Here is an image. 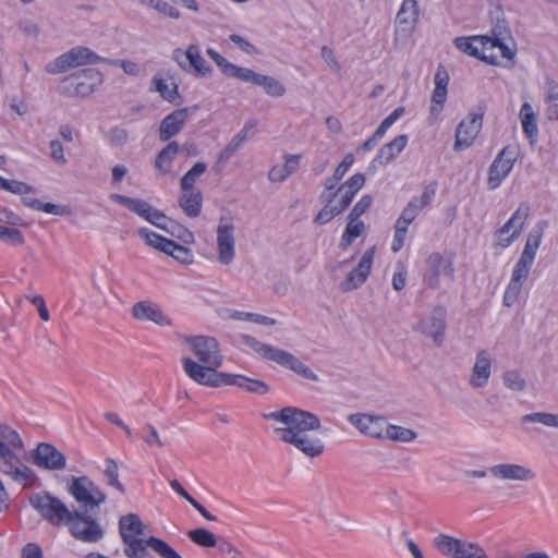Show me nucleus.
I'll use <instances>...</instances> for the list:
<instances>
[{"label":"nucleus","instance_id":"nucleus-1","mask_svg":"<svg viewBox=\"0 0 558 558\" xmlns=\"http://www.w3.org/2000/svg\"><path fill=\"white\" fill-rule=\"evenodd\" d=\"M72 536L96 543L104 537V530L97 522L99 507L106 501V494L86 475L72 476Z\"/></svg>","mask_w":558,"mask_h":558},{"label":"nucleus","instance_id":"nucleus-2","mask_svg":"<svg viewBox=\"0 0 558 558\" xmlns=\"http://www.w3.org/2000/svg\"><path fill=\"white\" fill-rule=\"evenodd\" d=\"M266 417L282 423L284 427L276 428L275 433L282 441L292 445L306 457L316 458L324 452L323 440L311 434L322 427L319 417L314 413L287 407Z\"/></svg>","mask_w":558,"mask_h":558},{"label":"nucleus","instance_id":"nucleus-3","mask_svg":"<svg viewBox=\"0 0 558 558\" xmlns=\"http://www.w3.org/2000/svg\"><path fill=\"white\" fill-rule=\"evenodd\" d=\"M186 342L197 361L191 357L182 359L185 374L198 385L219 387V381L226 373L217 371L223 362L218 341L208 336H193L186 338Z\"/></svg>","mask_w":558,"mask_h":558},{"label":"nucleus","instance_id":"nucleus-4","mask_svg":"<svg viewBox=\"0 0 558 558\" xmlns=\"http://www.w3.org/2000/svg\"><path fill=\"white\" fill-rule=\"evenodd\" d=\"M546 226L547 222L541 221L527 234L524 248L513 267L511 279L504 293L502 303L507 307H511L519 301L523 283L531 272Z\"/></svg>","mask_w":558,"mask_h":558},{"label":"nucleus","instance_id":"nucleus-5","mask_svg":"<svg viewBox=\"0 0 558 558\" xmlns=\"http://www.w3.org/2000/svg\"><path fill=\"white\" fill-rule=\"evenodd\" d=\"M146 525L135 513H129L120 518L119 532L124 544V555L131 550L150 548L161 558H182L179 553L165 541L150 536L147 539L140 537L144 534Z\"/></svg>","mask_w":558,"mask_h":558},{"label":"nucleus","instance_id":"nucleus-6","mask_svg":"<svg viewBox=\"0 0 558 558\" xmlns=\"http://www.w3.org/2000/svg\"><path fill=\"white\" fill-rule=\"evenodd\" d=\"M206 53L217 64L223 75L263 87L265 93L272 97H281L286 94V86L277 78L259 74L248 68L239 66L211 48H208Z\"/></svg>","mask_w":558,"mask_h":558},{"label":"nucleus","instance_id":"nucleus-7","mask_svg":"<svg viewBox=\"0 0 558 558\" xmlns=\"http://www.w3.org/2000/svg\"><path fill=\"white\" fill-rule=\"evenodd\" d=\"M242 340L248 348L259 354L263 359L272 361L286 368H289L305 379L313 381L318 380V376L292 353L275 348L270 344L263 343L248 335H243Z\"/></svg>","mask_w":558,"mask_h":558},{"label":"nucleus","instance_id":"nucleus-8","mask_svg":"<svg viewBox=\"0 0 558 558\" xmlns=\"http://www.w3.org/2000/svg\"><path fill=\"white\" fill-rule=\"evenodd\" d=\"M29 504L37 510L43 519L53 526L70 524V510L59 498L48 494H35Z\"/></svg>","mask_w":558,"mask_h":558},{"label":"nucleus","instance_id":"nucleus-9","mask_svg":"<svg viewBox=\"0 0 558 558\" xmlns=\"http://www.w3.org/2000/svg\"><path fill=\"white\" fill-rule=\"evenodd\" d=\"M19 452L0 444V471L24 487H31L37 480L36 474L22 462Z\"/></svg>","mask_w":558,"mask_h":558},{"label":"nucleus","instance_id":"nucleus-10","mask_svg":"<svg viewBox=\"0 0 558 558\" xmlns=\"http://www.w3.org/2000/svg\"><path fill=\"white\" fill-rule=\"evenodd\" d=\"M446 308L442 306H436L433 308L430 314L423 317L413 327L415 331L423 333L426 337L433 339L437 347H440L444 342L446 331Z\"/></svg>","mask_w":558,"mask_h":558},{"label":"nucleus","instance_id":"nucleus-11","mask_svg":"<svg viewBox=\"0 0 558 558\" xmlns=\"http://www.w3.org/2000/svg\"><path fill=\"white\" fill-rule=\"evenodd\" d=\"M517 155L511 146H505L496 156L488 169L487 186L496 190L511 172Z\"/></svg>","mask_w":558,"mask_h":558},{"label":"nucleus","instance_id":"nucleus-12","mask_svg":"<svg viewBox=\"0 0 558 558\" xmlns=\"http://www.w3.org/2000/svg\"><path fill=\"white\" fill-rule=\"evenodd\" d=\"M530 211L531 208L527 203H521L519 205L511 218L498 230V244L500 246L507 247L520 236L530 216Z\"/></svg>","mask_w":558,"mask_h":558},{"label":"nucleus","instance_id":"nucleus-13","mask_svg":"<svg viewBox=\"0 0 558 558\" xmlns=\"http://www.w3.org/2000/svg\"><path fill=\"white\" fill-rule=\"evenodd\" d=\"M234 225L230 219L220 218L217 227L218 260L222 265H229L235 257Z\"/></svg>","mask_w":558,"mask_h":558},{"label":"nucleus","instance_id":"nucleus-14","mask_svg":"<svg viewBox=\"0 0 558 558\" xmlns=\"http://www.w3.org/2000/svg\"><path fill=\"white\" fill-rule=\"evenodd\" d=\"M32 461L36 466L49 471H60L66 466V457L48 442L37 445L32 452Z\"/></svg>","mask_w":558,"mask_h":558},{"label":"nucleus","instance_id":"nucleus-15","mask_svg":"<svg viewBox=\"0 0 558 558\" xmlns=\"http://www.w3.org/2000/svg\"><path fill=\"white\" fill-rule=\"evenodd\" d=\"M428 271L424 276V282L428 288L437 290L440 288V277L453 280L454 268L451 259L439 253H433L427 258Z\"/></svg>","mask_w":558,"mask_h":558},{"label":"nucleus","instance_id":"nucleus-16","mask_svg":"<svg viewBox=\"0 0 558 558\" xmlns=\"http://www.w3.org/2000/svg\"><path fill=\"white\" fill-rule=\"evenodd\" d=\"M173 58L178 64L185 71L195 75L208 76L213 69L207 64L206 60L201 56L199 48L196 45H190L186 51L175 49Z\"/></svg>","mask_w":558,"mask_h":558},{"label":"nucleus","instance_id":"nucleus-17","mask_svg":"<svg viewBox=\"0 0 558 558\" xmlns=\"http://www.w3.org/2000/svg\"><path fill=\"white\" fill-rule=\"evenodd\" d=\"M418 3L416 0H403L396 16L395 40L407 39L411 36L418 21Z\"/></svg>","mask_w":558,"mask_h":558},{"label":"nucleus","instance_id":"nucleus-18","mask_svg":"<svg viewBox=\"0 0 558 558\" xmlns=\"http://www.w3.org/2000/svg\"><path fill=\"white\" fill-rule=\"evenodd\" d=\"M488 36L458 37L454 46L470 57L481 59L489 64H499L498 56L487 53Z\"/></svg>","mask_w":558,"mask_h":558},{"label":"nucleus","instance_id":"nucleus-19","mask_svg":"<svg viewBox=\"0 0 558 558\" xmlns=\"http://www.w3.org/2000/svg\"><path fill=\"white\" fill-rule=\"evenodd\" d=\"M483 124V113H470L466 119L462 120L456 131L454 150H461L470 147Z\"/></svg>","mask_w":558,"mask_h":558},{"label":"nucleus","instance_id":"nucleus-20","mask_svg":"<svg viewBox=\"0 0 558 558\" xmlns=\"http://www.w3.org/2000/svg\"><path fill=\"white\" fill-rule=\"evenodd\" d=\"M374 255L375 246L365 251L357 266L352 269L348 274L347 278L340 283V289L343 292L355 290L366 281L372 270Z\"/></svg>","mask_w":558,"mask_h":558},{"label":"nucleus","instance_id":"nucleus-21","mask_svg":"<svg viewBox=\"0 0 558 558\" xmlns=\"http://www.w3.org/2000/svg\"><path fill=\"white\" fill-rule=\"evenodd\" d=\"M435 193L436 187L434 184L425 186L421 196L413 197L403 208L401 215L396 221V226L403 227L408 230L409 226L415 220L420 211L430 204Z\"/></svg>","mask_w":558,"mask_h":558},{"label":"nucleus","instance_id":"nucleus-22","mask_svg":"<svg viewBox=\"0 0 558 558\" xmlns=\"http://www.w3.org/2000/svg\"><path fill=\"white\" fill-rule=\"evenodd\" d=\"M487 53L494 52L498 56V65H512L517 54L515 44L511 40L510 32L504 28V32H497V38L488 37Z\"/></svg>","mask_w":558,"mask_h":558},{"label":"nucleus","instance_id":"nucleus-23","mask_svg":"<svg viewBox=\"0 0 558 558\" xmlns=\"http://www.w3.org/2000/svg\"><path fill=\"white\" fill-rule=\"evenodd\" d=\"M102 83V74L95 68L77 69L72 71V87L76 95L88 96Z\"/></svg>","mask_w":558,"mask_h":558},{"label":"nucleus","instance_id":"nucleus-24","mask_svg":"<svg viewBox=\"0 0 558 558\" xmlns=\"http://www.w3.org/2000/svg\"><path fill=\"white\" fill-rule=\"evenodd\" d=\"M348 421L365 436L376 439L384 438L386 421L383 416L354 413L348 416Z\"/></svg>","mask_w":558,"mask_h":558},{"label":"nucleus","instance_id":"nucleus-25","mask_svg":"<svg viewBox=\"0 0 558 558\" xmlns=\"http://www.w3.org/2000/svg\"><path fill=\"white\" fill-rule=\"evenodd\" d=\"M493 373V359L487 350H480L476 353L475 362L472 367L469 385L474 389H481L487 386Z\"/></svg>","mask_w":558,"mask_h":558},{"label":"nucleus","instance_id":"nucleus-26","mask_svg":"<svg viewBox=\"0 0 558 558\" xmlns=\"http://www.w3.org/2000/svg\"><path fill=\"white\" fill-rule=\"evenodd\" d=\"M493 477L500 481L531 482L536 478V473L522 464L499 463L490 466Z\"/></svg>","mask_w":558,"mask_h":558},{"label":"nucleus","instance_id":"nucleus-27","mask_svg":"<svg viewBox=\"0 0 558 558\" xmlns=\"http://www.w3.org/2000/svg\"><path fill=\"white\" fill-rule=\"evenodd\" d=\"M132 316L137 320H149L159 326H171L172 320L160 307L149 301H141L133 305Z\"/></svg>","mask_w":558,"mask_h":558},{"label":"nucleus","instance_id":"nucleus-28","mask_svg":"<svg viewBox=\"0 0 558 558\" xmlns=\"http://www.w3.org/2000/svg\"><path fill=\"white\" fill-rule=\"evenodd\" d=\"M221 386H236L250 393L260 396L266 395L269 391V386L263 380L228 373H226L220 379L219 387Z\"/></svg>","mask_w":558,"mask_h":558},{"label":"nucleus","instance_id":"nucleus-29","mask_svg":"<svg viewBox=\"0 0 558 558\" xmlns=\"http://www.w3.org/2000/svg\"><path fill=\"white\" fill-rule=\"evenodd\" d=\"M189 117V109L183 108L174 110L168 114L160 123L159 126V138L162 142L169 141L171 137L177 135L185 124Z\"/></svg>","mask_w":558,"mask_h":558},{"label":"nucleus","instance_id":"nucleus-30","mask_svg":"<svg viewBox=\"0 0 558 558\" xmlns=\"http://www.w3.org/2000/svg\"><path fill=\"white\" fill-rule=\"evenodd\" d=\"M435 88L432 94L430 112L439 113L447 99V86L449 83V74L447 70L439 65L434 76Z\"/></svg>","mask_w":558,"mask_h":558},{"label":"nucleus","instance_id":"nucleus-31","mask_svg":"<svg viewBox=\"0 0 558 558\" xmlns=\"http://www.w3.org/2000/svg\"><path fill=\"white\" fill-rule=\"evenodd\" d=\"M365 183V177L361 173L352 175L347 182H344L332 195L333 198L339 201L348 207L355 194L363 187Z\"/></svg>","mask_w":558,"mask_h":558},{"label":"nucleus","instance_id":"nucleus-32","mask_svg":"<svg viewBox=\"0 0 558 558\" xmlns=\"http://www.w3.org/2000/svg\"><path fill=\"white\" fill-rule=\"evenodd\" d=\"M179 205L190 218L198 217L203 207L202 192L199 190H182Z\"/></svg>","mask_w":558,"mask_h":558},{"label":"nucleus","instance_id":"nucleus-33","mask_svg":"<svg viewBox=\"0 0 558 558\" xmlns=\"http://www.w3.org/2000/svg\"><path fill=\"white\" fill-rule=\"evenodd\" d=\"M408 136L402 134L395 137L391 142L384 145L375 158L380 165H386L393 160L407 146Z\"/></svg>","mask_w":558,"mask_h":558},{"label":"nucleus","instance_id":"nucleus-34","mask_svg":"<svg viewBox=\"0 0 558 558\" xmlns=\"http://www.w3.org/2000/svg\"><path fill=\"white\" fill-rule=\"evenodd\" d=\"M520 119L523 128V132L530 140L531 144L536 142L538 129L536 123V116L533 107L529 102H524L520 110Z\"/></svg>","mask_w":558,"mask_h":558},{"label":"nucleus","instance_id":"nucleus-35","mask_svg":"<svg viewBox=\"0 0 558 558\" xmlns=\"http://www.w3.org/2000/svg\"><path fill=\"white\" fill-rule=\"evenodd\" d=\"M110 199L126 207L128 209L137 214L144 219H147V216L149 215L153 208L147 202L143 199L132 198L120 194H111Z\"/></svg>","mask_w":558,"mask_h":558},{"label":"nucleus","instance_id":"nucleus-36","mask_svg":"<svg viewBox=\"0 0 558 558\" xmlns=\"http://www.w3.org/2000/svg\"><path fill=\"white\" fill-rule=\"evenodd\" d=\"M464 541L459 538H454L452 536L446 534H439L434 538V545L437 550L450 558H457L458 554H460V549L463 545Z\"/></svg>","mask_w":558,"mask_h":558},{"label":"nucleus","instance_id":"nucleus-37","mask_svg":"<svg viewBox=\"0 0 558 558\" xmlns=\"http://www.w3.org/2000/svg\"><path fill=\"white\" fill-rule=\"evenodd\" d=\"M179 151L177 142H170L156 157L155 167L161 174L171 172L172 162Z\"/></svg>","mask_w":558,"mask_h":558},{"label":"nucleus","instance_id":"nucleus-38","mask_svg":"<svg viewBox=\"0 0 558 558\" xmlns=\"http://www.w3.org/2000/svg\"><path fill=\"white\" fill-rule=\"evenodd\" d=\"M365 231V225L362 220L359 218H353L352 216L348 215V225L345 227V230L341 236L339 246L342 250H347L353 241L363 234Z\"/></svg>","mask_w":558,"mask_h":558},{"label":"nucleus","instance_id":"nucleus-39","mask_svg":"<svg viewBox=\"0 0 558 558\" xmlns=\"http://www.w3.org/2000/svg\"><path fill=\"white\" fill-rule=\"evenodd\" d=\"M545 102L547 104L546 113L548 119H558V83L551 78H546L545 86Z\"/></svg>","mask_w":558,"mask_h":558},{"label":"nucleus","instance_id":"nucleus-40","mask_svg":"<svg viewBox=\"0 0 558 558\" xmlns=\"http://www.w3.org/2000/svg\"><path fill=\"white\" fill-rule=\"evenodd\" d=\"M98 57L94 51L85 47L72 48V71L77 69H84V65L95 64L98 61H105Z\"/></svg>","mask_w":558,"mask_h":558},{"label":"nucleus","instance_id":"nucleus-41","mask_svg":"<svg viewBox=\"0 0 558 558\" xmlns=\"http://www.w3.org/2000/svg\"><path fill=\"white\" fill-rule=\"evenodd\" d=\"M384 438L398 442H412L417 438V433L400 425L386 424Z\"/></svg>","mask_w":558,"mask_h":558},{"label":"nucleus","instance_id":"nucleus-42","mask_svg":"<svg viewBox=\"0 0 558 558\" xmlns=\"http://www.w3.org/2000/svg\"><path fill=\"white\" fill-rule=\"evenodd\" d=\"M336 199L337 198H333V195L327 198V204L320 209L314 219L315 223L326 225L347 208L340 201L335 203Z\"/></svg>","mask_w":558,"mask_h":558},{"label":"nucleus","instance_id":"nucleus-43","mask_svg":"<svg viewBox=\"0 0 558 558\" xmlns=\"http://www.w3.org/2000/svg\"><path fill=\"white\" fill-rule=\"evenodd\" d=\"M171 488L178 493L182 498H184L192 507H194L199 514L205 518L208 521H216L217 518L209 513L206 508L201 505L198 501H196L186 490L185 488L180 484L178 480H172L170 482Z\"/></svg>","mask_w":558,"mask_h":558},{"label":"nucleus","instance_id":"nucleus-44","mask_svg":"<svg viewBox=\"0 0 558 558\" xmlns=\"http://www.w3.org/2000/svg\"><path fill=\"white\" fill-rule=\"evenodd\" d=\"M187 536L193 543L201 547L211 548L218 545L217 536L204 527L189 531Z\"/></svg>","mask_w":558,"mask_h":558},{"label":"nucleus","instance_id":"nucleus-45","mask_svg":"<svg viewBox=\"0 0 558 558\" xmlns=\"http://www.w3.org/2000/svg\"><path fill=\"white\" fill-rule=\"evenodd\" d=\"M151 83L165 100L173 102L178 98L179 93L178 85L175 83L172 82L169 84L165 78L158 75L153 77Z\"/></svg>","mask_w":558,"mask_h":558},{"label":"nucleus","instance_id":"nucleus-46","mask_svg":"<svg viewBox=\"0 0 558 558\" xmlns=\"http://www.w3.org/2000/svg\"><path fill=\"white\" fill-rule=\"evenodd\" d=\"M165 254L173 257L175 260L181 264L189 265L193 262V253L190 248L182 246L174 241L170 240L166 244Z\"/></svg>","mask_w":558,"mask_h":558},{"label":"nucleus","instance_id":"nucleus-47","mask_svg":"<svg viewBox=\"0 0 558 558\" xmlns=\"http://www.w3.org/2000/svg\"><path fill=\"white\" fill-rule=\"evenodd\" d=\"M0 444L7 448L17 449L22 451L24 444L16 430L7 425H0Z\"/></svg>","mask_w":558,"mask_h":558},{"label":"nucleus","instance_id":"nucleus-48","mask_svg":"<svg viewBox=\"0 0 558 558\" xmlns=\"http://www.w3.org/2000/svg\"><path fill=\"white\" fill-rule=\"evenodd\" d=\"M504 385L511 391L522 392L526 388V380L517 369H508L502 374Z\"/></svg>","mask_w":558,"mask_h":558},{"label":"nucleus","instance_id":"nucleus-49","mask_svg":"<svg viewBox=\"0 0 558 558\" xmlns=\"http://www.w3.org/2000/svg\"><path fill=\"white\" fill-rule=\"evenodd\" d=\"M205 162H196L181 179V190H197L194 185L197 179L206 172Z\"/></svg>","mask_w":558,"mask_h":558},{"label":"nucleus","instance_id":"nucleus-50","mask_svg":"<svg viewBox=\"0 0 558 558\" xmlns=\"http://www.w3.org/2000/svg\"><path fill=\"white\" fill-rule=\"evenodd\" d=\"M523 423H538L547 427L558 428V414L549 412H534L522 416Z\"/></svg>","mask_w":558,"mask_h":558},{"label":"nucleus","instance_id":"nucleus-51","mask_svg":"<svg viewBox=\"0 0 558 558\" xmlns=\"http://www.w3.org/2000/svg\"><path fill=\"white\" fill-rule=\"evenodd\" d=\"M106 469H105V477L107 481V484L109 486H112L117 490H119L121 494H124L125 488L122 485V483L119 481V468L114 460L107 459L106 460Z\"/></svg>","mask_w":558,"mask_h":558},{"label":"nucleus","instance_id":"nucleus-52","mask_svg":"<svg viewBox=\"0 0 558 558\" xmlns=\"http://www.w3.org/2000/svg\"><path fill=\"white\" fill-rule=\"evenodd\" d=\"M138 235L145 240V242L156 248V250H159L161 252H165L166 250V244L167 242H169L170 240L169 239H166L150 230H148L147 228H141L138 229Z\"/></svg>","mask_w":558,"mask_h":558},{"label":"nucleus","instance_id":"nucleus-53","mask_svg":"<svg viewBox=\"0 0 558 558\" xmlns=\"http://www.w3.org/2000/svg\"><path fill=\"white\" fill-rule=\"evenodd\" d=\"M0 240L10 245H22L25 242L21 230L16 228L0 226Z\"/></svg>","mask_w":558,"mask_h":558},{"label":"nucleus","instance_id":"nucleus-54","mask_svg":"<svg viewBox=\"0 0 558 558\" xmlns=\"http://www.w3.org/2000/svg\"><path fill=\"white\" fill-rule=\"evenodd\" d=\"M457 558H489L485 549L476 543L464 542Z\"/></svg>","mask_w":558,"mask_h":558},{"label":"nucleus","instance_id":"nucleus-55","mask_svg":"<svg viewBox=\"0 0 558 558\" xmlns=\"http://www.w3.org/2000/svg\"><path fill=\"white\" fill-rule=\"evenodd\" d=\"M243 144L235 136L227 144V146L220 151L217 165L223 167L227 161L241 148Z\"/></svg>","mask_w":558,"mask_h":558},{"label":"nucleus","instance_id":"nucleus-56","mask_svg":"<svg viewBox=\"0 0 558 558\" xmlns=\"http://www.w3.org/2000/svg\"><path fill=\"white\" fill-rule=\"evenodd\" d=\"M146 220L149 221L151 225L156 226L157 228H160L168 232L171 229L170 227H174L173 221L168 219L161 211L157 210L154 207L151 208Z\"/></svg>","mask_w":558,"mask_h":558},{"label":"nucleus","instance_id":"nucleus-57","mask_svg":"<svg viewBox=\"0 0 558 558\" xmlns=\"http://www.w3.org/2000/svg\"><path fill=\"white\" fill-rule=\"evenodd\" d=\"M142 432H143L142 438L149 447H153L155 445H157L158 447L166 446V442L162 441V439L159 436V433L157 432V429L155 428L154 425H151V424L144 425V427L142 428Z\"/></svg>","mask_w":558,"mask_h":558},{"label":"nucleus","instance_id":"nucleus-58","mask_svg":"<svg viewBox=\"0 0 558 558\" xmlns=\"http://www.w3.org/2000/svg\"><path fill=\"white\" fill-rule=\"evenodd\" d=\"M70 68V51L61 54L54 61L46 65V71L50 74L65 72Z\"/></svg>","mask_w":558,"mask_h":558},{"label":"nucleus","instance_id":"nucleus-59","mask_svg":"<svg viewBox=\"0 0 558 558\" xmlns=\"http://www.w3.org/2000/svg\"><path fill=\"white\" fill-rule=\"evenodd\" d=\"M235 319H247L260 325H275L276 320L274 318L263 316L254 313H245V312H234L231 316Z\"/></svg>","mask_w":558,"mask_h":558},{"label":"nucleus","instance_id":"nucleus-60","mask_svg":"<svg viewBox=\"0 0 558 558\" xmlns=\"http://www.w3.org/2000/svg\"><path fill=\"white\" fill-rule=\"evenodd\" d=\"M2 190L9 191L13 194L26 195L31 192H34V189L21 181L17 180H5L4 186Z\"/></svg>","mask_w":558,"mask_h":558},{"label":"nucleus","instance_id":"nucleus-61","mask_svg":"<svg viewBox=\"0 0 558 558\" xmlns=\"http://www.w3.org/2000/svg\"><path fill=\"white\" fill-rule=\"evenodd\" d=\"M153 9L174 20H178L181 16V13L177 8L170 5L168 2L163 0H155Z\"/></svg>","mask_w":558,"mask_h":558},{"label":"nucleus","instance_id":"nucleus-62","mask_svg":"<svg viewBox=\"0 0 558 558\" xmlns=\"http://www.w3.org/2000/svg\"><path fill=\"white\" fill-rule=\"evenodd\" d=\"M26 299L36 306L38 314L40 318L44 322H48L50 319L49 311L46 306L44 296L37 294V295H26Z\"/></svg>","mask_w":558,"mask_h":558},{"label":"nucleus","instance_id":"nucleus-63","mask_svg":"<svg viewBox=\"0 0 558 558\" xmlns=\"http://www.w3.org/2000/svg\"><path fill=\"white\" fill-rule=\"evenodd\" d=\"M373 198L371 195H364L352 208L349 216L353 218H359L364 215L372 206Z\"/></svg>","mask_w":558,"mask_h":558},{"label":"nucleus","instance_id":"nucleus-64","mask_svg":"<svg viewBox=\"0 0 558 558\" xmlns=\"http://www.w3.org/2000/svg\"><path fill=\"white\" fill-rule=\"evenodd\" d=\"M497 558H551L547 553L545 551H530V553H523L520 555H515L509 551H500L497 555Z\"/></svg>","mask_w":558,"mask_h":558}]
</instances>
